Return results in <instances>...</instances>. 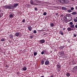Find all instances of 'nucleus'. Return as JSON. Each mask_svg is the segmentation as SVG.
<instances>
[{
	"mask_svg": "<svg viewBox=\"0 0 77 77\" xmlns=\"http://www.w3.org/2000/svg\"><path fill=\"white\" fill-rule=\"evenodd\" d=\"M4 8L5 9H12V8L11 7L10 5H6L4 6Z\"/></svg>",
	"mask_w": 77,
	"mask_h": 77,
	"instance_id": "f257e3e1",
	"label": "nucleus"
},
{
	"mask_svg": "<svg viewBox=\"0 0 77 77\" xmlns=\"http://www.w3.org/2000/svg\"><path fill=\"white\" fill-rule=\"evenodd\" d=\"M18 5V3H14L13 6H12L11 7L13 9H14L15 8L17 7Z\"/></svg>",
	"mask_w": 77,
	"mask_h": 77,
	"instance_id": "f03ea898",
	"label": "nucleus"
},
{
	"mask_svg": "<svg viewBox=\"0 0 77 77\" xmlns=\"http://www.w3.org/2000/svg\"><path fill=\"white\" fill-rule=\"evenodd\" d=\"M45 65H50V62L48 60H46L45 62Z\"/></svg>",
	"mask_w": 77,
	"mask_h": 77,
	"instance_id": "7ed1b4c3",
	"label": "nucleus"
},
{
	"mask_svg": "<svg viewBox=\"0 0 77 77\" xmlns=\"http://www.w3.org/2000/svg\"><path fill=\"white\" fill-rule=\"evenodd\" d=\"M60 56H63L65 55V54L64 53V52L63 51H61L60 52Z\"/></svg>",
	"mask_w": 77,
	"mask_h": 77,
	"instance_id": "20e7f679",
	"label": "nucleus"
},
{
	"mask_svg": "<svg viewBox=\"0 0 77 77\" xmlns=\"http://www.w3.org/2000/svg\"><path fill=\"white\" fill-rule=\"evenodd\" d=\"M45 59L43 58V59H42V60L41 61V65H42L44 63V62H45Z\"/></svg>",
	"mask_w": 77,
	"mask_h": 77,
	"instance_id": "39448f33",
	"label": "nucleus"
},
{
	"mask_svg": "<svg viewBox=\"0 0 77 77\" xmlns=\"http://www.w3.org/2000/svg\"><path fill=\"white\" fill-rule=\"evenodd\" d=\"M45 40L44 39H42V40H41L40 41V44H43L44 43V42H45Z\"/></svg>",
	"mask_w": 77,
	"mask_h": 77,
	"instance_id": "423d86ee",
	"label": "nucleus"
},
{
	"mask_svg": "<svg viewBox=\"0 0 77 77\" xmlns=\"http://www.w3.org/2000/svg\"><path fill=\"white\" fill-rule=\"evenodd\" d=\"M65 0H60V2L61 3H62V4H65Z\"/></svg>",
	"mask_w": 77,
	"mask_h": 77,
	"instance_id": "0eeeda50",
	"label": "nucleus"
},
{
	"mask_svg": "<svg viewBox=\"0 0 77 77\" xmlns=\"http://www.w3.org/2000/svg\"><path fill=\"white\" fill-rule=\"evenodd\" d=\"M72 30L73 29L70 27H68L67 28V30H68V32H70V31H71V30Z\"/></svg>",
	"mask_w": 77,
	"mask_h": 77,
	"instance_id": "6e6552de",
	"label": "nucleus"
},
{
	"mask_svg": "<svg viewBox=\"0 0 77 77\" xmlns=\"http://www.w3.org/2000/svg\"><path fill=\"white\" fill-rule=\"evenodd\" d=\"M73 70L74 71H77V66H75L73 68Z\"/></svg>",
	"mask_w": 77,
	"mask_h": 77,
	"instance_id": "1a4fd4ad",
	"label": "nucleus"
},
{
	"mask_svg": "<svg viewBox=\"0 0 77 77\" xmlns=\"http://www.w3.org/2000/svg\"><path fill=\"white\" fill-rule=\"evenodd\" d=\"M15 35L16 36H20V33L19 32H17L15 33Z\"/></svg>",
	"mask_w": 77,
	"mask_h": 77,
	"instance_id": "9d476101",
	"label": "nucleus"
},
{
	"mask_svg": "<svg viewBox=\"0 0 77 77\" xmlns=\"http://www.w3.org/2000/svg\"><path fill=\"white\" fill-rule=\"evenodd\" d=\"M28 28L29 31H31V30H32V28L31 26H29L28 27Z\"/></svg>",
	"mask_w": 77,
	"mask_h": 77,
	"instance_id": "9b49d317",
	"label": "nucleus"
},
{
	"mask_svg": "<svg viewBox=\"0 0 77 77\" xmlns=\"http://www.w3.org/2000/svg\"><path fill=\"white\" fill-rule=\"evenodd\" d=\"M71 74L69 73H66V75L67 76V77H69Z\"/></svg>",
	"mask_w": 77,
	"mask_h": 77,
	"instance_id": "f8f14e48",
	"label": "nucleus"
},
{
	"mask_svg": "<svg viewBox=\"0 0 77 77\" xmlns=\"http://www.w3.org/2000/svg\"><path fill=\"white\" fill-rule=\"evenodd\" d=\"M10 18H14V15L10 14L9 15Z\"/></svg>",
	"mask_w": 77,
	"mask_h": 77,
	"instance_id": "ddd939ff",
	"label": "nucleus"
},
{
	"mask_svg": "<svg viewBox=\"0 0 77 77\" xmlns=\"http://www.w3.org/2000/svg\"><path fill=\"white\" fill-rule=\"evenodd\" d=\"M30 4H31V5H34V3H33V1H32V0H31L30 1Z\"/></svg>",
	"mask_w": 77,
	"mask_h": 77,
	"instance_id": "4468645a",
	"label": "nucleus"
},
{
	"mask_svg": "<svg viewBox=\"0 0 77 77\" xmlns=\"http://www.w3.org/2000/svg\"><path fill=\"white\" fill-rule=\"evenodd\" d=\"M59 33L60 35H63V32H62V31H60L59 32Z\"/></svg>",
	"mask_w": 77,
	"mask_h": 77,
	"instance_id": "2eb2a0df",
	"label": "nucleus"
},
{
	"mask_svg": "<svg viewBox=\"0 0 77 77\" xmlns=\"http://www.w3.org/2000/svg\"><path fill=\"white\" fill-rule=\"evenodd\" d=\"M68 2H69V1L66 0V1H65L64 3L65 4H68Z\"/></svg>",
	"mask_w": 77,
	"mask_h": 77,
	"instance_id": "dca6fc26",
	"label": "nucleus"
},
{
	"mask_svg": "<svg viewBox=\"0 0 77 77\" xmlns=\"http://www.w3.org/2000/svg\"><path fill=\"white\" fill-rule=\"evenodd\" d=\"M71 14H72V15H76L77 14V13L75 12H73Z\"/></svg>",
	"mask_w": 77,
	"mask_h": 77,
	"instance_id": "f3484780",
	"label": "nucleus"
},
{
	"mask_svg": "<svg viewBox=\"0 0 77 77\" xmlns=\"http://www.w3.org/2000/svg\"><path fill=\"white\" fill-rule=\"evenodd\" d=\"M57 66L58 68H59L60 69L61 68V66L60 65H57Z\"/></svg>",
	"mask_w": 77,
	"mask_h": 77,
	"instance_id": "a211bd4d",
	"label": "nucleus"
},
{
	"mask_svg": "<svg viewBox=\"0 0 77 77\" xmlns=\"http://www.w3.org/2000/svg\"><path fill=\"white\" fill-rule=\"evenodd\" d=\"M62 9L63 10H66V8L64 7H63L62 8Z\"/></svg>",
	"mask_w": 77,
	"mask_h": 77,
	"instance_id": "6ab92c4d",
	"label": "nucleus"
},
{
	"mask_svg": "<svg viewBox=\"0 0 77 77\" xmlns=\"http://www.w3.org/2000/svg\"><path fill=\"white\" fill-rule=\"evenodd\" d=\"M67 17H70L71 16V14H67L66 15Z\"/></svg>",
	"mask_w": 77,
	"mask_h": 77,
	"instance_id": "aec40b11",
	"label": "nucleus"
},
{
	"mask_svg": "<svg viewBox=\"0 0 77 77\" xmlns=\"http://www.w3.org/2000/svg\"><path fill=\"white\" fill-rule=\"evenodd\" d=\"M54 25V24L53 23H52L50 24V26L51 27H53Z\"/></svg>",
	"mask_w": 77,
	"mask_h": 77,
	"instance_id": "412c9836",
	"label": "nucleus"
},
{
	"mask_svg": "<svg viewBox=\"0 0 77 77\" xmlns=\"http://www.w3.org/2000/svg\"><path fill=\"white\" fill-rule=\"evenodd\" d=\"M26 69H27V68L26 67H24L23 68V71H26Z\"/></svg>",
	"mask_w": 77,
	"mask_h": 77,
	"instance_id": "4be33fe9",
	"label": "nucleus"
},
{
	"mask_svg": "<svg viewBox=\"0 0 77 77\" xmlns=\"http://www.w3.org/2000/svg\"><path fill=\"white\" fill-rule=\"evenodd\" d=\"M73 21L75 23H77V19H76L75 18V19H73Z\"/></svg>",
	"mask_w": 77,
	"mask_h": 77,
	"instance_id": "5701e85b",
	"label": "nucleus"
},
{
	"mask_svg": "<svg viewBox=\"0 0 77 77\" xmlns=\"http://www.w3.org/2000/svg\"><path fill=\"white\" fill-rule=\"evenodd\" d=\"M1 41H2L3 42V41H5V38H2L1 39Z\"/></svg>",
	"mask_w": 77,
	"mask_h": 77,
	"instance_id": "b1692460",
	"label": "nucleus"
},
{
	"mask_svg": "<svg viewBox=\"0 0 77 77\" xmlns=\"http://www.w3.org/2000/svg\"><path fill=\"white\" fill-rule=\"evenodd\" d=\"M70 27L71 28H74V25H71L70 26Z\"/></svg>",
	"mask_w": 77,
	"mask_h": 77,
	"instance_id": "393cba45",
	"label": "nucleus"
},
{
	"mask_svg": "<svg viewBox=\"0 0 77 77\" xmlns=\"http://www.w3.org/2000/svg\"><path fill=\"white\" fill-rule=\"evenodd\" d=\"M34 56H36L37 55V52H35L34 53Z\"/></svg>",
	"mask_w": 77,
	"mask_h": 77,
	"instance_id": "a878e982",
	"label": "nucleus"
},
{
	"mask_svg": "<svg viewBox=\"0 0 77 77\" xmlns=\"http://www.w3.org/2000/svg\"><path fill=\"white\" fill-rule=\"evenodd\" d=\"M36 3H41V1H36Z\"/></svg>",
	"mask_w": 77,
	"mask_h": 77,
	"instance_id": "bb28decb",
	"label": "nucleus"
},
{
	"mask_svg": "<svg viewBox=\"0 0 77 77\" xmlns=\"http://www.w3.org/2000/svg\"><path fill=\"white\" fill-rule=\"evenodd\" d=\"M43 15H47V13H46V12H44L43 13Z\"/></svg>",
	"mask_w": 77,
	"mask_h": 77,
	"instance_id": "cd10ccee",
	"label": "nucleus"
},
{
	"mask_svg": "<svg viewBox=\"0 0 77 77\" xmlns=\"http://www.w3.org/2000/svg\"><path fill=\"white\" fill-rule=\"evenodd\" d=\"M69 24H70L71 25H72L73 24V23L72 22H70L69 23Z\"/></svg>",
	"mask_w": 77,
	"mask_h": 77,
	"instance_id": "c85d7f7f",
	"label": "nucleus"
},
{
	"mask_svg": "<svg viewBox=\"0 0 77 77\" xmlns=\"http://www.w3.org/2000/svg\"><path fill=\"white\" fill-rule=\"evenodd\" d=\"M63 48H64L63 46H61V47H60V48L61 49H62Z\"/></svg>",
	"mask_w": 77,
	"mask_h": 77,
	"instance_id": "c756f323",
	"label": "nucleus"
},
{
	"mask_svg": "<svg viewBox=\"0 0 77 77\" xmlns=\"http://www.w3.org/2000/svg\"><path fill=\"white\" fill-rule=\"evenodd\" d=\"M70 9H71V10L72 11V10H74V8L72 7V8H71Z\"/></svg>",
	"mask_w": 77,
	"mask_h": 77,
	"instance_id": "7c9ffc66",
	"label": "nucleus"
},
{
	"mask_svg": "<svg viewBox=\"0 0 77 77\" xmlns=\"http://www.w3.org/2000/svg\"><path fill=\"white\" fill-rule=\"evenodd\" d=\"M34 33H36V30H34L33 32Z\"/></svg>",
	"mask_w": 77,
	"mask_h": 77,
	"instance_id": "2f4dec72",
	"label": "nucleus"
},
{
	"mask_svg": "<svg viewBox=\"0 0 77 77\" xmlns=\"http://www.w3.org/2000/svg\"><path fill=\"white\" fill-rule=\"evenodd\" d=\"M22 22H23V23H24L25 22V19L23 20L22 21Z\"/></svg>",
	"mask_w": 77,
	"mask_h": 77,
	"instance_id": "473e14b6",
	"label": "nucleus"
},
{
	"mask_svg": "<svg viewBox=\"0 0 77 77\" xmlns=\"http://www.w3.org/2000/svg\"><path fill=\"white\" fill-rule=\"evenodd\" d=\"M43 51L44 53H46V50H44Z\"/></svg>",
	"mask_w": 77,
	"mask_h": 77,
	"instance_id": "72a5a7b5",
	"label": "nucleus"
},
{
	"mask_svg": "<svg viewBox=\"0 0 77 77\" xmlns=\"http://www.w3.org/2000/svg\"><path fill=\"white\" fill-rule=\"evenodd\" d=\"M44 52L43 51L42 52H41V54H44Z\"/></svg>",
	"mask_w": 77,
	"mask_h": 77,
	"instance_id": "f704fd0d",
	"label": "nucleus"
},
{
	"mask_svg": "<svg viewBox=\"0 0 77 77\" xmlns=\"http://www.w3.org/2000/svg\"><path fill=\"white\" fill-rule=\"evenodd\" d=\"M74 37H76V35L75 34V33L74 34Z\"/></svg>",
	"mask_w": 77,
	"mask_h": 77,
	"instance_id": "c9c22d12",
	"label": "nucleus"
},
{
	"mask_svg": "<svg viewBox=\"0 0 77 77\" xmlns=\"http://www.w3.org/2000/svg\"><path fill=\"white\" fill-rule=\"evenodd\" d=\"M68 12H71V10H69L68 11Z\"/></svg>",
	"mask_w": 77,
	"mask_h": 77,
	"instance_id": "e433bc0d",
	"label": "nucleus"
},
{
	"mask_svg": "<svg viewBox=\"0 0 77 77\" xmlns=\"http://www.w3.org/2000/svg\"><path fill=\"white\" fill-rule=\"evenodd\" d=\"M35 11H36V10H37V8H35Z\"/></svg>",
	"mask_w": 77,
	"mask_h": 77,
	"instance_id": "4c0bfd02",
	"label": "nucleus"
},
{
	"mask_svg": "<svg viewBox=\"0 0 77 77\" xmlns=\"http://www.w3.org/2000/svg\"><path fill=\"white\" fill-rule=\"evenodd\" d=\"M31 38H33V36H31Z\"/></svg>",
	"mask_w": 77,
	"mask_h": 77,
	"instance_id": "58836bf2",
	"label": "nucleus"
},
{
	"mask_svg": "<svg viewBox=\"0 0 77 77\" xmlns=\"http://www.w3.org/2000/svg\"><path fill=\"white\" fill-rule=\"evenodd\" d=\"M64 18H65V19L67 20V18H66V17H64Z\"/></svg>",
	"mask_w": 77,
	"mask_h": 77,
	"instance_id": "ea45409f",
	"label": "nucleus"
},
{
	"mask_svg": "<svg viewBox=\"0 0 77 77\" xmlns=\"http://www.w3.org/2000/svg\"><path fill=\"white\" fill-rule=\"evenodd\" d=\"M75 27H76V28H77V25H75Z\"/></svg>",
	"mask_w": 77,
	"mask_h": 77,
	"instance_id": "a19ab883",
	"label": "nucleus"
},
{
	"mask_svg": "<svg viewBox=\"0 0 77 77\" xmlns=\"http://www.w3.org/2000/svg\"><path fill=\"white\" fill-rule=\"evenodd\" d=\"M75 9H76V10H77V6H76Z\"/></svg>",
	"mask_w": 77,
	"mask_h": 77,
	"instance_id": "79ce46f5",
	"label": "nucleus"
},
{
	"mask_svg": "<svg viewBox=\"0 0 77 77\" xmlns=\"http://www.w3.org/2000/svg\"><path fill=\"white\" fill-rule=\"evenodd\" d=\"M43 31L42 30H40V32H43Z\"/></svg>",
	"mask_w": 77,
	"mask_h": 77,
	"instance_id": "37998d69",
	"label": "nucleus"
},
{
	"mask_svg": "<svg viewBox=\"0 0 77 77\" xmlns=\"http://www.w3.org/2000/svg\"><path fill=\"white\" fill-rule=\"evenodd\" d=\"M63 30H65V28H64L63 29Z\"/></svg>",
	"mask_w": 77,
	"mask_h": 77,
	"instance_id": "c03bdc74",
	"label": "nucleus"
},
{
	"mask_svg": "<svg viewBox=\"0 0 77 77\" xmlns=\"http://www.w3.org/2000/svg\"><path fill=\"white\" fill-rule=\"evenodd\" d=\"M59 71H60V69H59Z\"/></svg>",
	"mask_w": 77,
	"mask_h": 77,
	"instance_id": "a18cd8bd",
	"label": "nucleus"
},
{
	"mask_svg": "<svg viewBox=\"0 0 77 77\" xmlns=\"http://www.w3.org/2000/svg\"><path fill=\"white\" fill-rule=\"evenodd\" d=\"M50 77H54L53 76H51Z\"/></svg>",
	"mask_w": 77,
	"mask_h": 77,
	"instance_id": "49530a36",
	"label": "nucleus"
},
{
	"mask_svg": "<svg viewBox=\"0 0 77 77\" xmlns=\"http://www.w3.org/2000/svg\"><path fill=\"white\" fill-rule=\"evenodd\" d=\"M71 0V1H74V0Z\"/></svg>",
	"mask_w": 77,
	"mask_h": 77,
	"instance_id": "de8ad7c7",
	"label": "nucleus"
},
{
	"mask_svg": "<svg viewBox=\"0 0 77 77\" xmlns=\"http://www.w3.org/2000/svg\"><path fill=\"white\" fill-rule=\"evenodd\" d=\"M1 18V15H0V18Z\"/></svg>",
	"mask_w": 77,
	"mask_h": 77,
	"instance_id": "09e8293b",
	"label": "nucleus"
},
{
	"mask_svg": "<svg viewBox=\"0 0 77 77\" xmlns=\"http://www.w3.org/2000/svg\"><path fill=\"white\" fill-rule=\"evenodd\" d=\"M1 12V10H0V12Z\"/></svg>",
	"mask_w": 77,
	"mask_h": 77,
	"instance_id": "8fccbe9b",
	"label": "nucleus"
},
{
	"mask_svg": "<svg viewBox=\"0 0 77 77\" xmlns=\"http://www.w3.org/2000/svg\"><path fill=\"white\" fill-rule=\"evenodd\" d=\"M58 14H56V15H58Z\"/></svg>",
	"mask_w": 77,
	"mask_h": 77,
	"instance_id": "3c124183",
	"label": "nucleus"
},
{
	"mask_svg": "<svg viewBox=\"0 0 77 77\" xmlns=\"http://www.w3.org/2000/svg\"><path fill=\"white\" fill-rule=\"evenodd\" d=\"M76 25H77V24H76Z\"/></svg>",
	"mask_w": 77,
	"mask_h": 77,
	"instance_id": "603ef678",
	"label": "nucleus"
}]
</instances>
